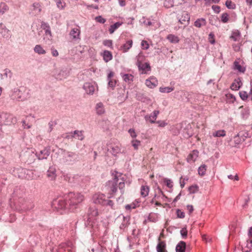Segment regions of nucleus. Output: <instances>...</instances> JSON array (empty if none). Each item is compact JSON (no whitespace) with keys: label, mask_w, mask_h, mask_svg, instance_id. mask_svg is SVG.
Masks as SVG:
<instances>
[{"label":"nucleus","mask_w":252,"mask_h":252,"mask_svg":"<svg viewBox=\"0 0 252 252\" xmlns=\"http://www.w3.org/2000/svg\"><path fill=\"white\" fill-rule=\"evenodd\" d=\"M25 189L23 188L16 187L12 194V198H10L12 202L13 201L15 209L21 212L30 210L33 207V205L29 201H26L24 197L25 196Z\"/></svg>","instance_id":"f257e3e1"},{"label":"nucleus","mask_w":252,"mask_h":252,"mask_svg":"<svg viewBox=\"0 0 252 252\" xmlns=\"http://www.w3.org/2000/svg\"><path fill=\"white\" fill-rule=\"evenodd\" d=\"M113 178L112 187H111V193L117 191V188L119 189L122 194L124 192V188L125 186V179L120 172L115 171L111 174Z\"/></svg>","instance_id":"f03ea898"},{"label":"nucleus","mask_w":252,"mask_h":252,"mask_svg":"<svg viewBox=\"0 0 252 252\" xmlns=\"http://www.w3.org/2000/svg\"><path fill=\"white\" fill-rule=\"evenodd\" d=\"M65 198L68 201L69 210L73 211L83 201L84 197L80 193L70 192L65 195Z\"/></svg>","instance_id":"7ed1b4c3"},{"label":"nucleus","mask_w":252,"mask_h":252,"mask_svg":"<svg viewBox=\"0 0 252 252\" xmlns=\"http://www.w3.org/2000/svg\"><path fill=\"white\" fill-rule=\"evenodd\" d=\"M67 200L65 198V195L63 197L60 196L54 199L52 202V206L57 211L62 214L63 212L69 210V207L66 203Z\"/></svg>","instance_id":"20e7f679"},{"label":"nucleus","mask_w":252,"mask_h":252,"mask_svg":"<svg viewBox=\"0 0 252 252\" xmlns=\"http://www.w3.org/2000/svg\"><path fill=\"white\" fill-rule=\"evenodd\" d=\"M109 196H106L102 193H96L93 196V201L94 204H99L102 205H108L110 204V200Z\"/></svg>","instance_id":"39448f33"},{"label":"nucleus","mask_w":252,"mask_h":252,"mask_svg":"<svg viewBox=\"0 0 252 252\" xmlns=\"http://www.w3.org/2000/svg\"><path fill=\"white\" fill-rule=\"evenodd\" d=\"M19 178L32 180L33 179L32 171L25 168H17L15 171Z\"/></svg>","instance_id":"423d86ee"},{"label":"nucleus","mask_w":252,"mask_h":252,"mask_svg":"<svg viewBox=\"0 0 252 252\" xmlns=\"http://www.w3.org/2000/svg\"><path fill=\"white\" fill-rule=\"evenodd\" d=\"M69 74V69L65 67H63L61 69H56L54 72V75L57 79L60 80L64 79Z\"/></svg>","instance_id":"0eeeda50"},{"label":"nucleus","mask_w":252,"mask_h":252,"mask_svg":"<svg viewBox=\"0 0 252 252\" xmlns=\"http://www.w3.org/2000/svg\"><path fill=\"white\" fill-rule=\"evenodd\" d=\"M0 122H3L6 125L14 124L17 122V119L13 115L7 113H2L1 114Z\"/></svg>","instance_id":"6e6552de"},{"label":"nucleus","mask_w":252,"mask_h":252,"mask_svg":"<svg viewBox=\"0 0 252 252\" xmlns=\"http://www.w3.org/2000/svg\"><path fill=\"white\" fill-rule=\"evenodd\" d=\"M25 90L24 88H15L12 92L10 94V97L13 100H16L17 101H23L26 99V97L23 96L22 92Z\"/></svg>","instance_id":"1a4fd4ad"},{"label":"nucleus","mask_w":252,"mask_h":252,"mask_svg":"<svg viewBox=\"0 0 252 252\" xmlns=\"http://www.w3.org/2000/svg\"><path fill=\"white\" fill-rule=\"evenodd\" d=\"M145 85L149 88L153 89L158 85V81L154 76H151L145 80Z\"/></svg>","instance_id":"9d476101"},{"label":"nucleus","mask_w":252,"mask_h":252,"mask_svg":"<svg viewBox=\"0 0 252 252\" xmlns=\"http://www.w3.org/2000/svg\"><path fill=\"white\" fill-rule=\"evenodd\" d=\"M98 211L95 206H90L87 213L88 220L89 221H91L94 217L98 215Z\"/></svg>","instance_id":"9b49d317"},{"label":"nucleus","mask_w":252,"mask_h":252,"mask_svg":"<svg viewBox=\"0 0 252 252\" xmlns=\"http://www.w3.org/2000/svg\"><path fill=\"white\" fill-rule=\"evenodd\" d=\"M159 113L158 110H155L150 115H147L145 116V119L146 121L149 122L152 124L156 123V119Z\"/></svg>","instance_id":"f8f14e48"},{"label":"nucleus","mask_w":252,"mask_h":252,"mask_svg":"<svg viewBox=\"0 0 252 252\" xmlns=\"http://www.w3.org/2000/svg\"><path fill=\"white\" fill-rule=\"evenodd\" d=\"M83 88L86 92L89 94H93L95 90V86L90 82L84 83Z\"/></svg>","instance_id":"ddd939ff"},{"label":"nucleus","mask_w":252,"mask_h":252,"mask_svg":"<svg viewBox=\"0 0 252 252\" xmlns=\"http://www.w3.org/2000/svg\"><path fill=\"white\" fill-rule=\"evenodd\" d=\"M47 176L50 180L53 181L55 180L57 174L56 169L55 166H52L49 168L47 172Z\"/></svg>","instance_id":"4468645a"},{"label":"nucleus","mask_w":252,"mask_h":252,"mask_svg":"<svg viewBox=\"0 0 252 252\" xmlns=\"http://www.w3.org/2000/svg\"><path fill=\"white\" fill-rule=\"evenodd\" d=\"M242 85V83L240 78H238L235 79L231 85V89L232 90H238Z\"/></svg>","instance_id":"2eb2a0df"},{"label":"nucleus","mask_w":252,"mask_h":252,"mask_svg":"<svg viewBox=\"0 0 252 252\" xmlns=\"http://www.w3.org/2000/svg\"><path fill=\"white\" fill-rule=\"evenodd\" d=\"M207 24V22L205 19L201 18L197 19L194 23V26L198 28H200L202 27L205 26Z\"/></svg>","instance_id":"dca6fc26"},{"label":"nucleus","mask_w":252,"mask_h":252,"mask_svg":"<svg viewBox=\"0 0 252 252\" xmlns=\"http://www.w3.org/2000/svg\"><path fill=\"white\" fill-rule=\"evenodd\" d=\"M186 244L184 241H180L176 247V252H185Z\"/></svg>","instance_id":"f3484780"},{"label":"nucleus","mask_w":252,"mask_h":252,"mask_svg":"<svg viewBox=\"0 0 252 252\" xmlns=\"http://www.w3.org/2000/svg\"><path fill=\"white\" fill-rule=\"evenodd\" d=\"M166 39L172 43L176 44L178 43L180 41V38L178 36H176L173 34H168Z\"/></svg>","instance_id":"a211bd4d"},{"label":"nucleus","mask_w":252,"mask_h":252,"mask_svg":"<svg viewBox=\"0 0 252 252\" xmlns=\"http://www.w3.org/2000/svg\"><path fill=\"white\" fill-rule=\"evenodd\" d=\"M132 40H128L125 44L121 47V50H122L123 52H126L132 47Z\"/></svg>","instance_id":"6ab92c4d"},{"label":"nucleus","mask_w":252,"mask_h":252,"mask_svg":"<svg viewBox=\"0 0 252 252\" xmlns=\"http://www.w3.org/2000/svg\"><path fill=\"white\" fill-rule=\"evenodd\" d=\"M70 35L73 39H77L79 38L80 30L77 28L73 29L70 32Z\"/></svg>","instance_id":"aec40b11"},{"label":"nucleus","mask_w":252,"mask_h":252,"mask_svg":"<svg viewBox=\"0 0 252 252\" xmlns=\"http://www.w3.org/2000/svg\"><path fill=\"white\" fill-rule=\"evenodd\" d=\"M166 244L164 241H160L157 246V252H167L165 250Z\"/></svg>","instance_id":"412c9836"},{"label":"nucleus","mask_w":252,"mask_h":252,"mask_svg":"<svg viewBox=\"0 0 252 252\" xmlns=\"http://www.w3.org/2000/svg\"><path fill=\"white\" fill-rule=\"evenodd\" d=\"M138 66L139 69L142 70V73H146L147 71L150 70V65L147 63H139V64H138Z\"/></svg>","instance_id":"4be33fe9"},{"label":"nucleus","mask_w":252,"mask_h":252,"mask_svg":"<svg viewBox=\"0 0 252 252\" xmlns=\"http://www.w3.org/2000/svg\"><path fill=\"white\" fill-rule=\"evenodd\" d=\"M233 68L234 70H237L241 73H244L245 71V68L242 66L237 61L234 62Z\"/></svg>","instance_id":"5701e85b"},{"label":"nucleus","mask_w":252,"mask_h":252,"mask_svg":"<svg viewBox=\"0 0 252 252\" xmlns=\"http://www.w3.org/2000/svg\"><path fill=\"white\" fill-rule=\"evenodd\" d=\"M83 132V131L82 130H74L73 131V134L74 135V138H77V139L81 141L83 140L85 138V136H84Z\"/></svg>","instance_id":"b1692460"},{"label":"nucleus","mask_w":252,"mask_h":252,"mask_svg":"<svg viewBox=\"0 0 252 252\" xmlns=\"http://www.w3.org/2000/svg\"><path fill=\"white\" fill-rule=\"evenodd\" d=\"M95 109L96 111V113L98 115H101L104 113L103 105L101 102L97 103L96 104Z\"/></svg>","instance_id":"393cba45"},{"label":"nucleus","mask_w":252,"mask_h":252,"mask_svg":"<svg viewBox=\"0 0 252 252\" xmlns=\"http://www.w3.org/2000/svg\"><path fill=\"white\" fill-rule=\"evenodd\" d=\"M123 80L127 83H131L133 81L134 76L130 74H125L123 76Z\"/></svg>","instance_id":"a878e982"},{"label":"nucleus","mask_w":252,"mask_h":252,"mask_svg":"<svg viewBox=\"0 0 252 252\" xmlns=\"http://www.w3.org/2000/svg\"><path fill=\"white\" fill-rule=\"evenodd\" d=\"M189 19L190 16L189 14L186 12H184L182 13V17L179 19V21L181 24H183L184 22L189 21Z\"/></svg>","instance_id":"bb28decb"},{"label":"nucleus","mask_w":252,"mask_h":252,"mask_svg":"<svg viewBox=\"0 0 252 252\" xmlns=\"http://www.w3.org/2000/svg\"><path fill=\"white\" fill-rule=\"evenodd\" d=\"M149 192V188L148 186H142L141 187V195L142 197L147 196Z\"/></svg>","instance_id":"cd10ccee"},{"label":"nucleus","mask_w":252,"mask_h":252,"mask_svg":"<svg viewBox=\"0 0 252 252\" xmlns=\"http://www.w3.org/2000/svg\"><path fill=\"white\" fill-rule=\"evenodd\" d=\"M100 55L102 56L104 61L108 62L110 61V51L104 50L103 52L100 53Z\"/></svg>","instance_id":"c85d7f7f"},{"label":"nucleus","mask_w":252,"mask_h":252,"mask_svg":"<svg viewBox=\"0 0 252 252\" xmlns=\"http://www.w3.org/2000/svg\"><path fill=\"white\" fill-rule=\"evenodd\" d=\"M148 220L150 221L156 222L158 220V215L157 214L151 213L149 214Z\"/></svg>","instance_id":"c756f323"},{"label":"nucleus","mask_w":252,"mask_h":252,"mask_svg":"<svg viewBox=\"0 0 252 252\" xmlns=\"http://www.w3.org/2000/svg\"><path fill=\"white\" fill-rule=\"evenodd\" d=\"M34 51L39 55H43L46 53L45 50L40 45H36L34 48Z\"/></svg>","instance_id":"7c9ffc66"},{"label":"nucleus","mask_w":252,"mask_h":252,"mask_svg":"<svg viewBox=\"0 0 252 252\" xmlns=\"http://www.w3.org/2000/svg\"><path fill=\"white\" fill-rule=\"evenodd\" d=\"M212 134L214 137H224L226 135V132L224 130H219L214 132Z\"/></svg>","instance_id":"2f4dec72"},{"label":"nucleus","mask_w":252,"mask_h":252,"mask_svg":"<svg viewBox=\"0 0 252 252\" xmlns=\"http://www.w3.org/2000/svg\"><path fill=\"white\" fill-rule=\"evenodd\" d=\"M207 166L205 164H202L198 169V172L199 175L202 176L205 174Z\"/></svg>","instance_id":"473e14b6"},{"label":"nucleus","mask_w":252,"mask_h":252,"mask_svg":"<svg viewBox=\"0 0 252 252\" xmlns=\"http://www.w3.org/2000/svg\"><path fill=\"white\" fill-rule=\"evenodd\" d=\"M129 219L125 217H123V221L120 225V228L121 229H125L129 224Z\"/></svg>","instance_id":"72a5a7b5"},{"label":"nucleus","mask_w":252,"mask_h":252,"mask_svg":"<svg viewBox=\"0 0 252 252\" xmlns=\"http://www.w3.org/2000/svg\"><path fill=\"white\" fill-rule=\"evenodd\" d=\"M40 4L38 3H34L32 5V10L35 11V14H38L41 11Z\"/></svg>","instance_id":"f704fd0d"},{"label":"nucleus","mask_w":252,"mask_h":252,"mask_svg":"<svg viewBox=\"0 0 252 252\" xmlns=\"http://www.w3.org/2000/svg\"><path fill=\"white\" fill-rule=\"evenodd\" d=\"M8 9V7L5 3L1 2L0 3V15L3 14Z\"/></svg>","instance_id":"c9c22d12"},{"label":"nucleus","mask_w":252,"mask_h":252,"mask_svg":"<svg viewBox=\"0 0 252 252\" xmlns=\"http://www.w3.org/2000/svg\"><path fill=\"white\" fill-rule=\"evenodd\" d=\"M174 88L172 87H160L159 88V91L161 93H170L173 91Z\"/></svg>","instance_id":"e433bc0d"},{"label":"nucleus","mask_w":252,"mask_h":252,"mask_svg":"<svg viewBox=\"0 0 252 252\" xmlns=\"http://www.w3.org/2000/svg\"><path fill=\"white\" fill-rule=\"evenodd\" d=\"M3 73L1 74V76L2 77L4 76L5 78H7L9 77V78H11L12 77V73L11 72V71L7 68L3 70Z\"/></svg>","instance_id":"4c0bfd02"},{"label":"nucleus","mask_w":252,"mask_h":252,"mask_svg":"<svg viewBox=\"0 0 252 252\" xmlns=\"http://www.w3.org/2000/svg\"><path fill=\"white\" fill-rule=\"evenodd\" d=\"M198 190V187L197 185H192L189 188V191L190 193H195Z\"/></svg>","instance_id":"58836bf2"},{"label":"nucleus","mask_w":252,"mask_h":252,"mask_svg":"<svg viewBox=\"0 0 252 252\" xmlns=\"http://www.w3.org/2000/svg\"><path fill=\"white\" fill-rule=\"evenodd\" d=\"M221 20L224 23H227L229 21V15L227 13H223L221 15Z\"/></svg>","instance_id":"ea45409f"},{"label":"nucleus","mask_w":252,"mask_h":252,"mask_svg":"<svg viewBox=\"0 0 252 252\" xmlns=\"http://www.w3.org/2000/svg\"><path fill=\"white\" fill-rule=\"evenodd\" d=\"M239 95L241 99L243 100L247 99L249 96V94H248L247 92L245 91H240L239 92Z\"/></svg>","instance_id":"a19ab883"},{"label":"nucleus","mask_w":252,"mask_h":252,"mask_svg":"<svg viewBox=\"0 0 252 252\" xmlns=\"http://www.w3.org/2000/svg\"><path fill=\"white\" fill-rule=\"evenodd\" d=\"M137 59V64L138 65L139 63H141L142 62L144 59V56L142 53H140L136 57Z\"/></svg>","instance_id":"79ce46f5"},{"label":"nucleus","mask_w":252,"mask_h":252,"mask_svg":"<svg viewBox=\"0 0 252 252\" xmlns=\"http://www.w3.org/2000/svg\"><path fill=\"white\" fill-rule=\"evenodd\" d=\"M122 22H117L114 24L113 25H111V34L114 32L119 27H120L122 25Z\"/></svg>","instance_id":"37998d69"},{"label":"nucleus","mask_w":252,"mask_h":252,"mask_svg":"<svg viewBox=\"0 0 252 252\" xmlns=\"http://www.w3.org/2000/svg\"><path fill=\"white\" fill-rule=\"evenodd\" d=\"M225 5L229 9H234L235 7V4L230 0H226Z\"/></svg>","instance_id":"c03bdc74"},{"label":"nucleus","mask_w":252,"mask_h":252,"mask_svg":"<svg viewBox=\"0 0 252 252\" xmlns=\"http://www.w3.org/2000/svg\"><path fill=\"white\" fill-rule=\"evenodd\" d=\"M109 121L108 120L106 121H102L101 122V126L102 128L106 130H109Z\"/></svg>","instance_id":"a18cd8bd"},{"label":"nucleus","mask_w":252,"mask_h":252,"mask_svg":"<svg viewBox=\"0 0 252 252\" xmlns=\"http://www.w3.org/2000/svg\"><path fill=\"white\" fill-rule=\"evenodd\" d=\"M131 144L135 149H137L140 145V141L138 140H133L131 141Z\"/></svg>","instance_id":"49530a36"},{"label":"nucleus","mask_w":252,"mask_h":252,"mask_svg":"<svg viewBox=\"0 0 252 252\" xmlns=\"http://www.w3.org/2000/svg\"><path fill=\"white\" fill-rule=\"evenodd\" d=\"M66 246L67 245L65 243L60 245L58 249V252H64Z\"/></svg>","instance_id":"de8ad7c7"},{"label":"nucleus","mask_w":252,"mask_h":252,"mask_svg":"<svg viewBox=\"0 0 252 252\" xmlns=\"http://www.w3.org/2000/svg\"><path fill=\"white\" fill-rule=\"evenodd\" d=\"M177 216L179 218L183 219L185 218V213L180 209H177L176 211Z\"/></svg>","instance_id":"09e8293b"},{"label":"nucleus","mask_w":252,"mask_h":252,"mask_svg":"<svg viewBox=\"0 0 252 252\" xmlns=\"http://www.w3.org/2000/svg\"><path fill=\"white\" fill-rule=\"evenodd\" d=\"M141 46L142 49L147 50L149 48V45L147 41L142 40L141 42Z\"/></svg>","instance_id":"8fccbe9b"},{"label":"nucleus","mask_w":252,"mask_h":252,"mask_svg":"<svg viewBox=\"0 0 252 252\" xmlns=\"http://www.w3.org/2000/svg\"><path fill=\"white\" fill-rule=\"evenodd\" d=\"M74 137L73 132L67 133L64 135V138L67 139H72Z\"/></svg>","instance_id":"3c124183"},{"label":"nucleus","mask_w":252,"mask_h":252,"mask_svg":"<svg viewBox=\"0 0 252 252\" xmlns=\"http://www.w3.org/2000/svg\"><path fill=\"white\" fill-rule=\"evenodd\" d=\"M136 205L135 203L127 204L125 206L126 210H130L131 209H135L136 207Z\"/></svg>","instance_id":"603ef678"},{"label":"nucleus","mask_w":252,"mask_h":252,"mask_svg":"<svg viewBox=\"0 0 252 252\" xmlns=\"http://www.w3.org/2000/svg\"><path fill=\"white\" fill-rule=\"evenodd\" d=\"M128 133L130 134L131 137L133 138L136 137L137 134L134 129L130 128L128 130Z\"/></svg>","instance_id":"864d4df0"},{"label":"nucleus","mask_w":252,"mask_h":252,"mask_svg":"<svg viewBox=\"0 0 252 252\" xmlns=\"http://www.w3.org/2000/svg\"><path fill=\"white\" fill-rule=\"evenodd\" d=\"M63 177L64 180L65 181H66V182H72L71 180L72 179H71V177L70 175L67 174H64L63 175Z\"/></svg>","instance_id":"5fc2aeb1"},{"label":"nucleus","mask_w":252,"mask_h":252,"mask_svg":"<svg viewBox=\"0 0 252 252\" xmlns=\"http://www.w3.org/2000/svg\"><path fill=\"white\" fill-rule=\"evenodd\" d=\"M96 21L100 23H104L105 22V20L101 16H98L95 17Z\"/></svg>","instance_id":"6e6d98bb"},{"label":"nucleus","mask_w":252,"mask_h":252,"mask_svg":"<svg viewBox=\"0 0 252 252\" xmlns=\"http://www.w3.org/2000/svg\"><path fill=\"white\" fill-rule=\"evenodd\" d=\"M48 125L49 126V131L51 132L53 129V126L57 125V123L55 121H51L49 123Z\"/></svg>","instance_id":"4d7b16f0"},{"label":"nucleus","mask_w":252,"mask_h":252,"mask_svg":"<svg viewBox=\"0 0 252 252\" xmlns=\"http://www.w3.org/2000/svg\"><path fill=\"white\" fill-rule=\"evenodd\" d=\"M165 182L166 183V186L168 188H171L173 187L172 182L171 181V180L168 179H166L165 180Z\"/></svg>","instance_id":"13d9d810"},{"label":"nucleus","mask_w":252,"mask_h":252,"mask_svg":"<svg viewBox=\"0 0 252 252\" xmlns=\"http://www.w3.org/2000/svg\"><path fill=\"white\" fill-rule=\"evenodd\" d=\"M180 233L183 238H185L187 236L188 231L186 228H183L181 230Z\"/></svg>","instance_id":"bf43d9fd"},{"label":"nucleus","mask_w":252,"mask_h":252,"mask_svg":"<svg viewBox=\"0 0 252 252\" xmlns=\"http://www.w3.org/2000/svg\"><path fill=\"white\" fill-rule=\"evenodd\" d=\"M189 158H196L198 157V152L197 151H193L190 154Z\"/></svg>","instance_id":"052dcab7"},{"label":"nucleus","mask_w":252,"mask_h":252,"mask_svg":"<svg viewBox=\"0 0 252 252\" xmlns=\"http://www.w3.org/2000/svg\"><path fill=\"white\" fill-rule=\"evenodd\" d=\"M41 27L45 30H46L47 29H50V26L49 24L45 22L41 23Z\"/></svg>","instance_id":"680f3d73"},{"label":"nucleus","mask_w":252,"mask_h":252,"mask_svg":"<svg viewBox=\"0 0 252 252\" xmlns=\"http://www.w3.org/2000/svg\"><path fill=\"white\" fill-rule=\"evenodd\" d=\"M212 8L217 13H219L220 11V7L219 6L214 5L212 6Z\"/></svg>","instance_id":"e2e57ef3"},{"label":"nucleus","mask_w":252,"mask_h":252,"mask_svg":"<svg viewBox=\"0 0 252 252\" xmlns=\"http://www.w3.org/2000/svg\"><path fill=\"white\" fill-rule=\"evenodd\" d=\"M156 123L158 124V126L160 127H164L165 126H166L167 125V123H165L164 121H157L156 122Z\"/></svg>","instance_id":"0e129e2a"},{"label":"nucleus","mask_w":252,"mask_h":252,"mask_svg":"<svg viewBox=\"0 0 252 252\" xmlns=\"http://www.w3.org/2000/svg\"><path fill=\"white\" fill-rule=\"evenodd\" d=\"M51 53L53 56L57 57L59 55L58 51L54 48L51 49Z\"/></svg>","instance_id":"69168bd1"},{"label":"nucleus","mask_w":252,"mask_h":252,"mask_svg":"<svg viewBox=\"0 0 252 252\" xmlns=\"http://www.w3.org/2000/svg\"><path fill=\"white\" fill-rule=\"evenodd\" d=\"M209 41L211 44H213L215 42V39L214 38V34L212 33H210L209 35Z\"/></svg>","instance_id":"338daca9"},{"label":"nucleus","mask_w":252,"mask_h":252,"mask_svg":"<svg viewBox=\"0 0 252 252\" xmlns=\"http://www.w3.org/2000/svg\"><path fill=\"white\" fill-rule=\"evenodd\" d=\"M57 2V6L58 8L62 9L63 8V6L62 4V2L61 0H55Z\"/></svg>","instance_id":"774afa93"}]
</instances>
